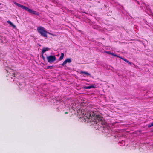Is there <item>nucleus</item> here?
I'll use <instances>...</instances> for the list:
<instances>
[{"label": "nucleus", "instance_id": "nucleus-2", "mask_svg": "<svg viewBox=\"0 0 153 153\" xmlns=\"http://www.w3.org/2000/svg\"><path fill=\"white\" fill-rule=\"evenodd\" d=\"M37 30L38 33L43 37L47 38L48 37L47 34H50V33L45 30L44 27H42L40 26L37 27Z\"/></svg>", "mask_w": 153, "mask_h": 153}, {"label": "nucleus", "instance_id": "nucleus-6", "mask_svg": "<svg viewBox=\"0 0 153 153\" xmlns=\"http://www.w3.org/2000/svg\"><path fill=\"white\" fill-rule=\"evenodd\" d=\"M96 86L94 85H91L89 86H85L83 88L84 89H90L92 88H95Z\"/></svg>", "mask_w": 153, "mask_h": 153}, {"label": "nucleus", "instance_id": "nucleus-12", "mask_svg": "<svg viewBox=\"0 0 153 153\" xmlns=\"http://www.w3.org/2000/svg\"><path fill=\"white\" fill-rule=\"evenodd\" d=\"M152 126H153V122L150 123L149 125H148V128H150Z\"/></svg>", "mask_w": 153, "mask_h": 153}, {"label": "nucleus", "instance_id": "nucleus-11", "mask_svg": "<svg viewBox=\"0 0 153 153\" xmlns=\"http://www.w3.org/2000/svg\"><path fill=\"white\" fill-rule=\"evenodd\" d=\"M66 63H70L71 62V59L70 58H67L66 60H65Z\"/></svg>", "mask_w": 153, "mask_h": 153}, {"label": "nucleus", "instance_id": "nucleus-5", "mask_svg": "<svg viewBox=\"0 0 153 153\" xmlns=\"http://www.w3.org/2000/svg\"><path fill=\"white\" fill-rule=\"evenodd\" d=\"M14 4L18 6V7H20L21 8H22V9H23L24 10L25 9V8L26 7V6H24V5H21L20 4L17 3H16V2H15Z\"/></svg>", "mask_w": 153, "mask_h": 153}, {"label": "nucleus", "instance_id": "nucleus-9", "mask_svg": "<svg viewBox=\"0 0 153 153\" xmlns=\"http://www.w3.org/2000/svg\"><path fill=\"white\" fill-rule=\"evenodd\" d=\"M80 73L82 74H85L87 76H91V74L86 71H80Z\"/></svg>", "mask_w": 153, "mask_h": 153}, {"label": "nucleus", "instance_id": "nucleus-16", "mask_svg": "<svg viewBox=\"0 0 153 153\" xmlns=\"http://www.w3.org/2000/svg\"><path fill=\"white\" fill-rule=\"evenodd\" d=\"M114 56H115V57H119V58H120V57H120L118 56V55H117L116 54H114Z\"/></svg>", "mask_w": 153, "mask_h": 153}, {"label": "nucleus", "instance_id": "nucleus-7", "mask_svg": "<svg viewBox=\"0 0 153 153\" xmlns=\"http://www.w3.org/2000/svg\"><path fill=\"white\" fill-rule=\"evenodd\" d=\"M49 49V48L48 47H44L42 49V51L41 52V54L42 55H43L44 53L46 51H48Z\"/></svg>", "mask_w": 153, "mask_h": 153}, {"label": "nucleus", "instance_id": "nucleus-17", "mask_svg": "<svg viewBox=\"0 0 153 153\" xmlns=\"http://www.w3.org/2000/svg\"><path fill=\"white\" fill-rule=\"evenodd\" d=\"M106 53L108 54L111 55V52L110 51H106Z\"/></svg>", "mask_w": 153, "mask_h": 153}, {"label": "nucleus", "instance_id": "nucleus-18", "mask_svg": "<svg viewBox=\"0 0 153 153\" xmlns=\"http://www.w3.org/2000/svg\"><path fill=\"white\" fill-rule=\"evenodd\" d=\"M42 55V59H43V60H45V58L44 57V56H43V55Z\"/></svg>", "mask_w": 153, "mask_h": 153}, {"label": "nucleus", "instance_id": "nucleus-13", "mask_svg": "<svg viewBox=\"0 0 153 153\" xmlns=\"http://www.w3.org/2000/svg\"><path fill=\"white\" fill-rule=\"evenodd\" d=\"M120 58L121 59H123V60H124L125 62H126L127 63V62H128V61L127 59H126L124 58H123L122 57H120Z\"/></svg>", "mask_w": 153, "mask_h": 153}, {"label": "nucleus", "instance_id": "nucleus-22", "mask_svg": "<svg viewBox=\"0 0 153 153\" xmlns=\"http://www.w3.org/2000/svg\"><path fill=\"white\" fill-rule=\"evenodd\" d=\"M1 5V4L0 3V5Z\"/></svg>", "mask_w": 153, "mask_h": 153}, {"label": "nucleus", "instance_id": "nucleus-14", "mask_svg": "<svg viewBox=\"0 0 153 153\" xmlns=\"http://www.w3.org/2000/svg\"><path fill=\"white\" fill-rule=\"evenodd\" d=\"M66 63H67L66 62V61H65H65L64 62H63V63L62 64H61V65L62 66H64L66 65Z\"/></svg>", "mask_w": 153, "mask_h": 153}, {"label": "nucleus", "instance_id": "nucleus-19", "mask_svg": "<svg viewBox=\"0 0 153 153\" xmlns=\"http://www.w3.org/2000/svg\"><path fill=\"white\" fill-rule=\"evenodd\" d=\"M127 63L130 65H131L132 64V63L129 62V61H128V62H127Z\"/></svg>", "mask_w": 153, "mask_h": 153}, {"label": "nucleus", "instance_id": "nucleus-20", "mask_svg": "<svg viewBox=\"0 0 153 153\" xmlns=\"http://www.w3.org/2000/svg\"><path fill=\"white\" fill-rule=\"evenodd\" d=\"M111 55H112L113 56H114V54L113 53H112L111 52Z\"/></svg>", "mask_w": 153, "mask_h": 153}, {"label": "nucleus", "instance_id": "nucleus-21", "mask_svg": "<svg viewBox=\"0 0 153 153\" xmlns=\"http://www.w3.org/2000/svg\"><path fill=\"white\" fill-rule=\"evenodd\" d=\"M68 113V112H65V114H67Z\"/></svg>", "mask_w": 153, "mask_h": 153}, {"label": "nucleus", "instance_id": "nucleus-15", "mask_svg": "<svg viewBox=\"0 0 153 153\" xmlns=\"http://www.w3.org/2000/svg\"><path fill=\"white\" fill-rule=\"evenodd\" d=\"M52 67H53L52 66H48L47 67V69H51Z\"/></svg>", "mask_w": 153, "mask_h": 153}, {"label": "nucleus", "instance_id": "nucleus-3", "mask_svg": "<svg viewBox=\"0 0 153 153\" xmlns=\"http://www.w3.org/2000/svg\"><path fill=\"white\" fill-rule=\"evenodd\" d=\"M46 58L48 62L50 63H52L56 60V57L53 55L47 56Z\"/></svg>", "mask_w": 153, "mask_h": 153}, {"label": "nucleus", "instance_id": "nucleus-8", "mask_svg": "<svg viewBox=\"0 0 153 153\" xmlns=\"http://www.w3.org/2000/svg\"><path fill=\"white\" fill-rule=\"evenodd\" d=\"M7 22L13 28H15L16 27V26L13 24L10 21L8 20L7 21Z\"/></svg>", "mask_w": 153, "mask_h": 153}, {"label": "nucleus", "instance_id": "nucleus-1", "mask_svg": "<svg viewBox=\"0 0 153 153\" xmlns=\"http://www.w3.org/2000/svg\"><path fill=\"white\" fill-rule=\"evenodd\" d=\"M81 113L83 115L85 114L84 116L85 120L86 119H91V122L92 121L94 122V124H97L98 125H99L100 124H103L104 123L103 118L99 115L95 114L93 112H88L86 113L85 112L82 111Z\"/></svg>", "mask_w": 153, "mask_h": 153}, {"label": "nucleus", "instance_id": "nucleus-10", "mask_svg": "<svg viewBox=\"0 0 153 153\" xmlns=\"http://www.w3.org/2000/svg\"><path fill=\"white\" fill-rule=\"evenodd\" d=\"M61 56L58 59V60H59V61L63 59V57H64V54L63 53H61Z\"/></svg>", "mask_w": 153, "mask_h": 153}, {"label": "nucleus", "instance_id": "nucleus-4", "mask_svg": "<svg viewBox=\"0 0 153 153\" xmlns=\"http://www.w3.org/2000/svg\"><path fill=\"white\" fill-rule=\"evenodd\" d=\"M25 10L27 11L29 13H31L33 14L36 15H39V12L36 11H35L31 9H29L27 7H26Z\"/></svg>", "mask_w": 153, "mask_h": 153}]
</instances>
